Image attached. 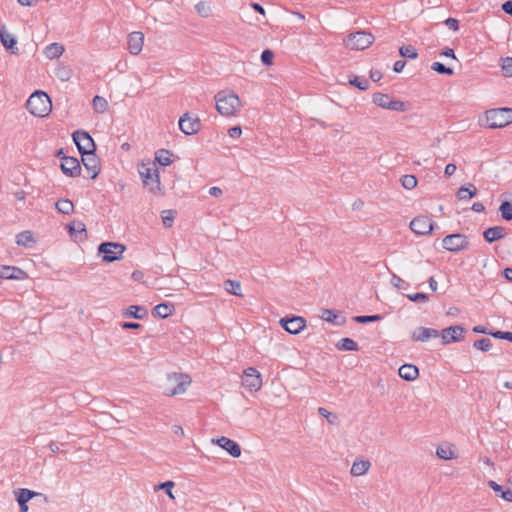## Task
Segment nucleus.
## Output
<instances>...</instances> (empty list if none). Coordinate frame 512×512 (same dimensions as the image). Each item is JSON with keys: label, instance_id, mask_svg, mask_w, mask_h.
<instances>
[{"label": "nucleus", "instance_id": "f257e3e1", "mask_svg": "<svg viewBox=\"0 0 512 512\" xmlns=\"http://www.w3.org/2000/svg\"><path fill=\"white\" fill-rule=\"evenodd\" d=\"M215 101L217 111L225 117L234 116L241 107V101L234 93L220 91L215 95Z\"/></svg>", "mask_w": 512, "mask_h": 512}, {"label": "nucleus", "instance_id": "cd10ccee", "mask_svg": "<svg viewBox=\"0 0 512 512\" xmlns=\"http://www.w3.org/2000/svg\"><path fill=\"white\" fill-rule=\"evenodd\" d=\"M224 289L231 295L242 297V289H241V283L236 280H225L224 283Z\"/></svg>", "mask_w": 512, "mask_h": 512}, {"label": "nucleus", "instance_id": "0eeeda50", "mask_svg": "<svg viewBox=\"0 0 512 512\" xmlns=\"http://www.w3.org/2000/svg\"><path fill=\"white\" fill-rule=\"evenodd\" d=\"M72 137L81 155L95 151L94 140L87 132L77 130L73 133Z\"/></svg>", "mask_w": 512, "mask_h": 512}, {"label": "nucleus", "instance_id": "e433bc0d", "mask_svg": "<svg viewBox=\"0 0 512 512\" xmlns=\"http://www.w3.org/2000/svg\"><path fill=\"white\" fill-rule=\"evenodd\" d=\"M108 102L101 96L93 98V108L97 113H104L107 110Z\"/></svg>", "mask_w": 512, "mask_h": 512}, {"label": "nucleus", "instance_id": "338daca9", "mask_svg": "<svg viewBox=\"0 0 512 512\" xmlns=\"http://www.w3.org/2000/svg\"><path fill=\"white\" fill-rule=\"evenodd\" d=\"M502 9L505 13L512 16V0H508L502 4Z\"/></svg>", "mask_w": 512, "mask_h": 512}, {"label": "nucleus", "instance_id": "a18cd8bd", "mask_svg": "<svg viewBox=\"0 0 512 512\" xmlns=\"http://www.w3.org/2000/svg\"><path fill=\"white\" fill-rule=\"evenodd\" d=\"M186 392V386H168L163 394L168 397L184 394Z\"/></svg>", "mask_w": 512, "mask_h": 512}, {"label": "nucleus", "instance_id": "393cba45", "mask_svg": "<svg viewBox=\"0 0 512 512\" xmlns=\"http://www.w3.org/2000/svg\"><path fill=\"white\" fill-rule=\"evenodd\" d=\"M35 239L31 231H23L16 235V243L18 246L31 248L35 244Z\"/></svg>", "mask_w": 512, "mask_h": 512}, {"label": "nucleus", "instance_id": "bb28decb", "mask_svg": "<svg viewBox=\"0 0 512 512\" xmlns=\"http://www.w3.org/2000/svg\"><path fill=\"white\" fill-rule=\"evenodd\" d=\"M476 194L477 188L472 183L461 186L457 191V197L459 200H470Z\"/></svg>", "mask_w": 512, "mask_h": 512}, {"label": "nucleus", "instance_id": "4be33fe9", "mask_svg": "<svg viewBox=\"0 0 512 512\" xmlns=\"http://www.w3.org/2000/svg\"><path fill=\"white\" fill-rule=\"evenodd\" d=\"M418 374V368L412 364H404L398 369V375L406 381L415 380Z\"/></svg>", "mask_w": 512, "mask_h": 512}, {"label": "nucleus", "instance_id": "49530a36", "mask_svg": "<svg viewBox=\"0 0 512 512\" xmlns=\"http://www.w3.org/2000/svg\"><path fill=\"white\" fill-rule=\"evenodd\" d=\"M383 319V316L381 315H367V316H355L353 318V321L356 323H369V322H376Z\"/></svg>", "mask_w": 512, "mask_h": 512}, {"label": "nucleus", "instance_id": "3c124183", "mask_svg": "<svg viewBox=\"0 0 512 512\" xmlns=\"http://www.w3.org/2000/svg\"><path fill=\"white\" fill-rule=\"evenodd\" d=\"M175 218V212L172 210H166L162 212V222L165 227H171Z\"/></svg>", "mask_w": 512, "mask_h": 512}, {"label": "nucleus", "instance_id": "2eb2a0df", "mask_svg": "<svg viewBox=\"0 0 512 512\" xmlns=\"http://www.w3.org/2000/svg\"><path fill=\"white\" fill-rule=\"evenodd\" d=\"M144 34L140 31H134L128 36V50L132 55H138L143 49Z\"/></svg>", "mask_w": 512, "mask_h": 512}, {"label": "nucleus", "instance_id": "de8ad7c7", "mask_svg": "<svg viewBox=\"0 0 512 512\" xmlns=\"http://www.w3.org/2000/svg\"><path fill=\"white\" fill-rule=\"evenodd\" d=\"M501 69L505 77H512V57L502 59Z\"/></svg>", "mask_w": 512, "mask_h": 512}, {"label": "nucleus", "instance_id": "5701e85b", "mask_svg": "<svg viewBox=\"0 0 512 512\" xmlns=\"http://www.w3.org/2000/svg\"><path fill=\"white\" fill-rule=\"evenodd\" d=\"M371 467V463L369 460H363L357 458L351 467L350 473L353 476H362L368 472Z\"/></svg>", "mask_w": 512, "mask_h": 512}, {"label": "nucleus", "instance_id": "1a4fd4ad", "mask_svg": "<svg viewBox=\"0 0 512 512\" xmlns=\"http://www.w3.org/2000/svg\"><path fill=\"white\" fill-rule=\"evenodd\" d=\"M201 128L200 120L197 116L185 113L179 119V129L186 135L196 134Z\"/></svg>", "mask_w": 512, "mask_h": 512}, {"label": "nucleus", "instance_id": "473e14b6", "mask_svg": "<svg viewBox=\"0 0 512 512\" xmlns=\"http://www.w3.org/2000/svg\"><path fill=\"white\" fill-rule=\"evenodd\" d=\"M58 212L69 215L74 210V204L69 199H60L55 203Z\"/></svg>", "mask_w": 512, "mask_h": 512}, {"label": "nucleus", "instance_id": "052dcab7", "mask_svg": "<svg viewBox=\"0 0 512 512\" xmlns=\"http://www.w3.org/2000/svg\"><path fill=\"white\" fill-rule=\"evenodd\" d=\"M445 24L450 28L452 29L453 31H458L459 30V22L457 19L455 18H447L445 20Z\"/></svg>", "mask_w": 512, "mask_h": 512}, {"label": "nucleus", "instance_id": "f3484780", "mask_svg": "<svg viewBox=\"0 0 512 512\" xmlns=\"http://www.w3.org/2000/svg\"><path fill=\"white\" fill-rule=\"evenodd\" d=\"M215 442L218 446L226 450L228 454L231 455L232 457L238 458L241 455V447L236 441L225 436H222L218 438Z\"/></svg>", "mask_w": 512, "mask_h": 512}, {"label": "nucleus", "instance_id": "a19ab883", "mask_svg": "<svg viewBox=\"0 0 512 512\" xmlns=\"http://www.w3.org/2000/svg\"><path fill=\"white\" fill-rule=\"evenodd\" d=\"M417 183V178L414 175L407 174L401 177V184L407 190L415 188Z\"/></svg>", "mask_w": 512, "mask_h": 512}, {"label": "nucleus", "instance_id": "4d7b16f0", "mask_svg": "<svg viewBox=\"0 0 512 512\" xmlns=\"http://www.w3.org/2000/svg\"><path fill=\"white\" fill-rule=\"evenodd\" d=\"M391 283L393 286H395L398 289H407L409 287V284L405 280H403L402 278L397 276L396 274L392 275Z\"/></svg>", "mask_w": 512, "mask_h": 512}, {"label": "nucleus", "instance_id": "09e8293b", "mask_svg": "<svg viewBox=\"0 0 512 512\" xmlns=\"http://www.w3.org/2000/svg\"><path fill=\"white\" fill-rule=\"evenodd\" d=\"M431 69L435 72L442 74V75H452L453 70L449 67H446L444 64L440 62H434L431 66Z\"/></svg>", "mask_w": 512, "mask_h": 512}, {"label": "nucleus", "instance_id": "72a5a7b5", "mask_svg": "<svg viewBox=\"0 0 512 512\" xmlns=\"http://www.w3.org/2000/svg\"><path fill=\"white\" fill-rule=\"evenodd\" d=\"M337 348L343 351H355L358 349L357 343L351 338H342L338 344Z\"/></svg>", "mask_w": 512, "mask_h": 512}, {"label": "nucleus", "instance_id": "f8f14e48", "mask_svg": "<svg viewBox=\"0 0 512 512\" xmlns=\"http://www.w3.org/2000/svg\"><path fill=\"white\" fill-rule=\"evenodd\" d=\"M63 173L70 177H77L81 173V166L77 158L63 156L61 159Z\"/></svg>", "mask_w": 512, "mask_h": 512}, {"label": "nucleus", "instance_id": "69168bd1", "mask_svg": "<svg viewBox=\"0 0 512 512\" xmlns=\"http://www.w3.org/2000/svg\"><path fill=\"white\" fill-rule=\"evenodd\" d=\"M405 65L406 62L404 60H398L394 63L393 70L397 73H400L403 71Z\"/></svg>", "mask_w": 512, "mask_h": 512}, {"label": "nucleus", "instance_id": "9b49d317", "mask_svg": "<svg viewBox=\"0 0 512 512\" xmlns=\"http://www.w3.org/2000/svg\"><path fill=\"white\" fill-rule=\"evenodd\" d=\"M465 330L460 325H454L442 330L441 338L443 344H450L463 339Z\"/></svg>", "mask_w": 512, "mask_h": 512}, {"label": "nucleus", "instance_id": "ddd939ff", "mask_svg": "<svg viewBox=\"0 0 512 512\" xmlns=\"http://www.w3.org/2000/svg\"><path fill=\"white\" fill-rule=\"evenodd\" d=\"M280 324L290 334H298L305 328L306 321L302 317L294 316L287 319L282 318Z\"/></svg>", "mask_w": 512, "mask_h": 512}, {"label": "nucleus", "instance_id": "ea45409f", "mask_svg": "<svg viewBox=\"0 0 512 512\" xmlns=\"http://www.w3.org/2000/svg\"><path fill=\"white\" fill-rule=\"evenodd\" d=\"M55 76L62 82H66L71 78V70L60 65L55 69Z\"/></svg>", "mask_w": 512, "mask_h": 512}, {"label": "nucleus", "instance_id": "5fc2aeb1", "mask_svg": "<svg viewBox=\"0 0 512 512\" xmlns=\"http://www.w3.org/2000/svg\"><path fill=\"white\" fill-rule=\"evenodd\" d=\"M195 9L203 17H208L210 15V7L206 2L200 1L195 5Z\"/></svg>", "mask_w": 512, "mask_h": 512}, {"label": "nucleus", "instance_id": "603ef678", "mask_svg": "<svg viewBox=\"0 0 512 512\" xmlns=\"http://www.w3.org/2000/svg\"><path fill=\"white\" fill-rule=\"evenodd\" d=\"M175 484L173 481H165L160 483L155 489H162L166 492V494L169 496V498L174 499V495L172 493V490L174 488Z\"/></svg>", "mask_w": 512, "mask_h": 512}, {"label": "nucleus", "instance_id": "20e7f679", "mask_svg": "<svg viewBox=\"0 0 512 512\" xmlns=\"http://www.w3.org/2000/svg\"><path fill=\"white\" fill-rule=\"evenodd\" d=\"M139 174L142 182L153 193L160 190V179L158 169L155 163L142 164L139 168Z\"/></svg>", "mask_w": 512, "mask_h": 512}, {"label": "nucleus", "instance_id": "13d9d810", "mask_svg": "<svg viewBox=\"0 0 512 512\" xmlns=\"http://www.w3.org/2000/svg\"><path fill=\"white\" fill-rule=\"evenodd\" d=\"M274 53L271 50H264L261 54V61L264 65H271L273 63Z\"/></svg>", "mask_w": 512, "mask_h": 512}, {"label": "nucleus", "instance_id": "864d4df0", "mask_svg": "<svg viewBox=\"0 0 512 512\" xmlns=\"http://www.w3.org/2000/svg\"><path fill=\"white\" fill-rule=\"evenodd\" d=\"M350 84L356 86L357 88L363 91L367 90L369 87V81L358 76H355L353 79H351Z\"/></svg>", "mask_w": 512, "mask_h": 512}, {"label": "nucleus", "instance_id": "c03bdc74", "mask_svg": "<svg viewBox=\"0 0 512 512\" xmlns=\"http://www.w3.org/2000/svg\"><path fill=\"white\" fill-rule=\"evenodd\" d=\"M473 346L483 352H487L492 347V341L489 338H481L473 343Z\"/></svg>", "mask_w": 512, "mask_h": 512}, {"label": "nucleus", "instance_id": "37998d69", "mask_svg": "<svg viewBox=\"0 0 512 512\" xmlns=\"http://www.w3.org/2000/svg\"><path fill=\"white\" fill-rule=\"evenodd\" d=\"M318 413L327 419V422L332 425L338 424V415L328 411L324 407L318 408Z\"/></svg>", "mask_w": 512, "mask_h": 512}, {"label": "nucleus", "instance_id": "dca6fc26", "mask_svg": "<svg viewBox=\"0 0 512 512\" xmlns=\"http://www.w3.org/2000/svg\"><path fill=\"white\" fill-rule=\"evenodd\" d=\"M82 163L84 167L88 170L90 177L92 179L96 178L100 172L99 161L94 152L87 153L85 155H81Z\"/></svg>", "mask_w": 512, "mask_h": 512}, {"label": "nucleus", "instance_id": "6e6552de", "mask_svg": "<svg viewBox=\"0 0 512 512\" xmlns=\"http://www.w3.org/2000/svg\"><path fill=\"white\" fill-rule=\"evenodd\" d=\"M443 247L450 252L465 250L469 245L468 238L463 234H451L442 240Z\"/></svg>", "mask_w": 512, "mask_h": 512}, {"label": "nucleus", "instance_id": "79ce46f5", "mask_svg": "<svg viewBox=\"0 0 512 512\" xmlns=\"http://www.w3.org/2000/svg\"><path fill=\"white\" fill-rule=\"evenodd\" d=\"M372 101L377 106L386 109L387 104L390 101V97L387 94L375 93L373 95Z\"/></svg>", "mask_w": 512, "mask_h": 512}, {"label": "nucleus", "instance_id": "58836bf2", "mask_svg": "<svg viewBox=\"0 0 512 512\" xmlns=\"http://www.w3.org/2000/svg\"><path fill=\"white\" fill-rule=\"evenodd\" d=\"M68 230L72 236H75L77 233H85L86 232L85 224L81 221H76V220H74L68 224Z\"/></svg>", "mask_w": 512, "mask_h": 512}, {"label": "nucleus", "instance_id": "0e129e2a", "mask_svg": "<svg viewBox=\"0 0 512 512\" xmlns=\"http://www.w3.org/2000/svg\"><path fill=\"white\" fill-rule=\"evenodd\" d=\"M456 169H457V167L455 164H453V163L447 164L445 167V171H444L445 176H447V177L452 176L455 173Z\"/></svg>", "mask_w": 512, "mask_h": 512}, {"label": "nucleus", "instance_id": "9d476101", "mask_svg": "<svg viewBox=\"0 0 512 512\" xmlns=\"http://www.w3.org/2000/svg\"><path fill=\"white\" fill-rule=\"evenodd\" d=\"M433 225V221L428 216L420 215L411 221L410 228L415 234L428 235L432 232Z\"/></svg>", "mask_w": 512, "mask_h": 512}, {"label": "nucleus", "instance_id": "412c9836", "mask_svg": "<svg viewBox=\"0 0 512 512\" xmlns=\"http://www.w3.org/2000/svg\"><path fill=\"white\" fill-rule=\"evenodd\" d=\"M64 45L58 42H54L45 47L43 53L46 58L50 60L58 59L64 53Z\"/></svg>", "mask_w": 512, "mask_h": 512}, {"label": "nucleus", "instance_id": "6e6d98bb", "mask_svg": "<svg viewBox=\"0 0 512 512\" xmlns=\"http://www.w3.org/2000/svg\"><path fill=\"white\" fill-rule=\"evenodd\" d=\"M406 297L412 301V302H422L426 303L429 301V297L425 293H414V294H407Z\"/></svg>", "mask_w": 512, "mask_h": 512}, {"label": "nucleus", "instance_id": "774afa93", "mask_svg": "<svg viewBox=\"0 0 512 512\" xmlns=\"http://www.w3.org/2000/svg\"><path fill=\"white\" fill-rule=\"evenodd\" d=\"M501 497L508 502H512V490L507 489L502 491Z\"/></svg>", "mask_w": 512, "mask_h": 512}, {"label": "nucleus", "instance_id": "c756f323", "mask_svg": "<svg viewBox=\"0 0 512 512\" xmlns=\"http://www.w3.org/2000/svg\"><path fill=\"white\" fill-rule=\"evenodd\" d=\"M167 380L173 384H181V385L191 384V382H192V379L188 374L177 373V372L168 374Z\"/></svg>", "mask_w": 512, "mask_h": 512}, {"label": "nucleus", "instance_id": "aec40b11", "mask_svg": "<svg viewBox=\"0 0 512 512\" xmlns=\"http://www.w3.org/2000/svg\"><path fill=\"white\" fill-rule=\"evenodd\" d=\"M506 236V230L502 226H494L486 229L483 232L484 239L489 242H495L497 240H500Z\"/></svg>", "mask_w": 512, "mask_h": 512}, {"label": "nucleus", "instance_id": "4468645a", "mask_svg": "<svg viewBox=\"0 0 512 512\" xmlns=\"http://www.w3.org/2000/svg\"><path fill=\"white\" fill-rule=\"evenodd\" d=\"M29 276L27 272L15 266H0V278L10 280H25Z\"/></svg>", "mask_w": 512, "mask_h": 512}, {"label": "nucleus", "instance_id": "8fccbe9b", "mask_svg": "<svg viewBox=\"0 0 512 512\" xmlns=\"http://www.w3.org/2000/svg\"><path fill=\"white\" fill-rule=\"evenodd\" d=\"M386 109L392 110V111H399L403 112L406 110V105L403 101L400 100H391L388 102Z\"/></svg>", "mask_w": 512, "mask_h": 512}, {"label": "nucleus", "instance_id": "f03ea898", "mask_svg": "<svg viewBox=\"0 0 512 512\" xmlns=\"http://www.w3.org/2000/svg\"><path fill=\"white\" fill-rule=\"evenodd\" d=\"M26 107L28 111L37 117L47 116L52 109V103L49 96L43 91H35L28 98Z\"/></svg>", "mask_w": 512, "mask_h": 512}, {"label": "nucleus", "instance_id": "4c0bfd02", "mask_svg": "<svg viewBox=\"0 0 512 512\" xmlns=\"http://www.w3.org/2000/svg\"><path fill=\"white\" fill-rule=\"evenodd\" d=\"M399 53L404 58L415 59L418 56L417 50L412 45L402 46L399 49Z\"/></svg>", "mask_w": 512, "mask_h": 512}, {"label": "nucleus", "instance_id": "680f3d73", "mask_svg": "<svg viewBox=\"0 0 512 512\" xmlns=\"http://www.w3.org/2000/svg\"><path fill=\"white\" fill-rule=\"evenodd\" d=\"M228 134L231 138H239L242 134V129L240 126L231 127L228 130Z\"/></svg>", "mask_w": 512, "mask_h": 512}, {"label": "nucleus", "instance_id": "f704fd0d", "mask_svg": "<svg viewBox=\"0 0 512 512\" xmlns=\"http://www.w3.org/2000/svg\"><path fill=\"white\" fill-rule=\"evenodd\" d=\"M436 455L443 460H451L455 458L454 451L448 445L437 447Z\"/></svg>", "mask_w": 512, "mask_h": 512}, {"label": "nucleus", "instance_id": "6ab92c4d", "mask_svg": "<svg viewBox=\"0 0 512 512\" xmlns=\"http://www.w3.org/2000/svg\"><path fill=\"white\" fill-rule=\"evenodd\" d=\"M38 493L29 490L27 488H20L16 494V500L20 506L21 512L28 511L27 502L30 501L33 497L37 496Z\"/></svg>", "mask_w": 512, "mask_h": 512}, {"label": "nucleus", "instance_id": "e2e57ef3", "mask_svg": "<svg viewBox=\"0 0 512 512\" xmlns=\"http://www.w3.org/2000/svg\"><path fill=\"white\" fill-rule=\"evenodd\" d=\"M322 317L327 322H333L334 319H336L337 315L334 313V311L326 309L323 311Z\"/></svg>", "mask_w": 512, "mask_h": 512}, {"label": "nucleus", "instance_id": "a878e982", "mask_svg": "<svg viewBox=\"0 0 512 512\" xmlns=\"http://www.w3.org/2000/svg\"><path fill=\"white\" fill-rule=\"evenodd\" d=\"M175 311L174 305L171 303H160L153 309V315L160 318H167Z\"/></svg>", "mask_w": 512, "mask_h": 512}, {"label": "nucleus", "instance_id": "a211bd4d", "mask_svg": "<svg viewBox=\"0 0 512 512\" xmlns=\"http://www.w3.org/2000/svg\"><path fill=\"white\" fill-rule=\"evenodd\" d=\"M440 335L439 331L433 328L419 327L412 333L414 341L426 342L430 338H436Z\"/></svg>", "mask_w": 512, "mask_h": 512}, {"label": "nucleus", "instance_id": "7ed1b4c3", "mask_svg": "<svg viewBox=\"0 0 512 512\" xmlns=\"http://www.w3.org/2000/svg\"><path fill=\"white\" fill-rule=\"evenodd\" d=\"M486 126L490 129L503 128L512 123V108L491 109L485 113Z\"/></svg>", "mask_w": 512, "mask_h": 512}, {"label": "nucleus", "instance_id": "2f4dec72", "mask_svg": "<svg viewBox=\"0 0 512 512\" xmlns=\"http://www.w3.org/2000/svg\"><path fill=\"white\" fill-rule=\"evenodd\" d=\"M172 153L166 149H160L155 153V160L162 166H168L172 163Z\"/></svg>", "mask_w": 512, "mask_h": 512}, {"label": "nucleus", "instance_id": "39448f33", "mask_svg": "<svg viewBox=\"0 0 512 512\" xmlns=\"http://www.w3.org/2000/svg\"><path fill=\"white\" fill-rule=\"evenodd\" d=\"M125 245L118 242H103L98 246V254H102V261L111 263L120 260L125 252Z\"/></svg>", "mask_w": 512, "mask_h": 512}, {"label": "nucleus", "instance_id": "c9c22d12", "mask_svg": "<svg viewBox=\"0 0 512 512\" xmlns=\"http://www.w3.org/2000/svg\"><path fill=\"white\" fill-rule=\"evenodd\" d=\"M499 211L501 213V216L504 220L510 221L512 220V202L510 201H504L500 207Z\"/></svg>", "mask_w": 512, "mask_h": 512}, {"label": "nucleus", "instance_id": "7c9ffc66", "mask_svg": "<svg viewBox=\"0 0 512 512\" xmlns=\"http://www.w3.org/2000/svg\"><path fill=\"white\" fill-rule=\"evenodd\" d=\"M126 317H133L135 319H143L147 316V310L142 306L131 305L124 313Z\"/></svg>", "mask_w": 512, "mask_h": 512}, {"label": "nucleus", "instance_id": "bf43d9fd", "mask_svg": "<svg viewBox=\"0 0 512 512\" xmlns=\"http://www.w3.org/2000/svg\"><path fill=\"white\" fill-rule=\"evenodd\" d=\"M490 335L497 339H504L512 342V332L496 331L494 333H490Z\"/></svg>", "mask_w": 512, "mask_h": 512}, {"label": "nucleus", "instance_id": "b1692460", "mask_svg": "<svg viewBox=\"0 0 512 512\" xmlns=\"http://www.w3.org/2000/svg\"><path fill=\"white\" fill-rule=\"evenodd\" d=\"M243 384H262L261 374L253 367L244 370L242 376Z\"/></svg>", "mask_w": 512, "mask_h": 512}, {"label": "nucleus", "instance_id": "c85d7f7f", "mask_svg": "<svg viewBox=\"0 0 512 512\" xmlns=\"http://www.w3.org/2000/svg\"><path fill=\"white\" fill-rule=\"evenodd\" d=\"M0 38L3 46L7 50H10L12 53H14V48L17 43L16 38L12 34L6 32L5 30H2L0 32Z\"/></svg>", "mask_w": 512, "mask_h": 512}, {"label": "nucleus", "instance_id": "423d86ee", "mask_svg": "<svg viewBox=\"0 0 512 512\" xmlns=\"http://www.w3.org/2000/svg\"><path fill=\"white\" fill-rule=\"evenodd\" d=\"M374 36L366 31L350 33L344 40V44L351 50H364L374 42Z\"/></svg>", "mask_w": 512, "mask_h": 512}]
</instances>
